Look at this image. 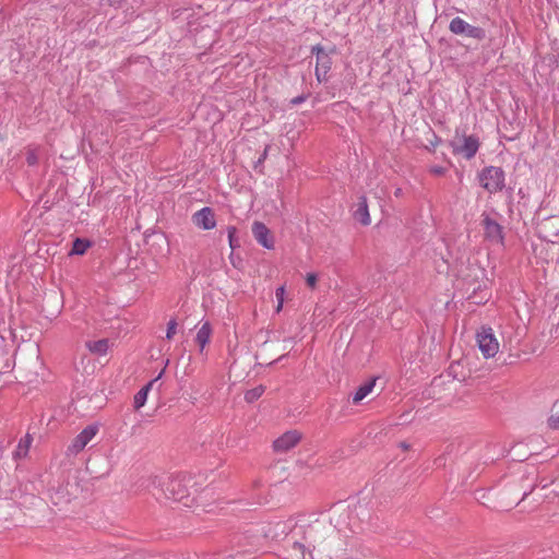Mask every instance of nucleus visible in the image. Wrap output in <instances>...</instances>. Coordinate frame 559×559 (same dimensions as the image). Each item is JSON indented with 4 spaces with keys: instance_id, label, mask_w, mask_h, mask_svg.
<instances>
[{
    "instance_id": "obj_14",
    "label": "nucleus",
    "mask_w": 559,
    "mask_h": 559,
    "mask_svg": "<svg viewBox=\"0 0 559 559\" xmlns=\"http://www.w3.org/2000/svg\"><path fill=\"white\" fill-rule=\"evenodd\" d=\"M312 52H316L317 56L316 72L322 71L323 73H328L332 66V61L329 55L319 45L312 48Z\"/></svg>"
},
{
    "instance_id": "obj_20",
    "label": "nucleus",
    "mask_w": 559,
    "mask_h": 559,
    "mask_svg": "<svg viewBox=\"0 0 559 559\" xmlns=\"http://www.w3.org/2000/svg\"><path fill=\"white\" fill-rule=\"evenodd\" d=\"M450 31L454 34L472 33V27L460 17H455L450 23Z\"/></svg>"
},
{
    "instance_id": "obj_23",
    "label": "nucleus",
    "mask_w": 559,
    "mask_h": 559,
    "mask_svg": "<svg viewBox=\"0 0 559 559\" xmlns=\"http://www.w3.org/2000/svg\"><path fill=\"white\" fill-rule=\"evenodd\" d=\"M264 391H265V388L263 385H261V384L255 386V388H253V389L248 390L245 393L246 402L253 403L259 397H261V395L264 393Z\"/></svg>"
},
{
    "instance_id": "obj_15",
    "label": "nucleus",
    "mask_w": 559,
    "mask_h": 559,
    "mask_svg": "<svg viewBox=\"0 0 559 559\" xmlns=\"http://www.w3.org/2000/svg\"><path fill=\"white\" fill-rule=\"evenodd\" d=\"M354 217L365 226L370 224V215L366 197L361 195L359 198L357 209L354 212Z\"/></svg>"
},
{
    "instance_id": "obj_28",
    "label": "nucleus",
    "mask_w": 559,
    "mask_h": 559,
    "mask_svg": "<svg viewBox=\"0 0 559 559\" xmlns=\"http://www.w3.org/2000/svg\"><path fill=\"white\" fill-rule=\"evenodd\" d=\"M309 96H310V93H302L301 95H299V96H296V97L292 98V99L289 100V104H290L292 106L300 105V104H302L304 102H306V100L309 98Z\"/></svg>"
},
{
    "instance_id": "obj_19",
    "label": "nucleus",
    "mask_w": 559,
    "mask_h": 559,
    "mask_svg": "<svg viewBox=\"0 0 559 559\" xmlns=\"http://www.w3.org/2000/svg\"><path fill=\"white\" fill-rule=\"evenodd\" d=\"M87 347H88L90 352L93 354L105 355L109 347L108 340L103 338V340H98V341H94V342H88Z\"/></svg>"
},
{
    "instance_id": "obj_37",
    "label": "nucleus",
    "mask_w": 559,
    "mask_h": 559,
    "mask_svg": "<svg viewBox=\"0 0 559 559\" xmlns=\"http://www.w3.org/2000/svg\"><path fill=\"white\" fill-rule=\"evenodd\" d=\"M403 194V190L401 188H396L395 191H394V195L396 198L401 197Z\"/></svg>"
},
{
    "instance_id": "obj_27",
    "label": "nucleus",
    "mask_w": 559,
    "mask_h": 559,
    "mask_svg": "<svg viewBox=\"0 0 559 559\" xmlns=\"http://www.w3.org/2000/svg\"><path fill=\"white\" fill-rule=\"evenodd\" d=\"M284 293H285V289L283 286L278 287L275 292V296H276V299H277V307H276V311L280 312L282 307H283V301H284Z\"/></svg>"
},
{
    "instance_id": "obj_22",
    "label": "nucleus",
    "mask_w": 559,
    "mask_h": 559,
    "mask_svg": "<svg viewBox=\"0 0 559 559\" xmlns=\"http://www.w3.org/2000/svg\"><path fill=\"white\" fill-rule=\"evenodd\" d=\"M91 242L83 238H75L72 248L70 251V254H76L82 255L86 252V250L90 248Z\"/></svg>"
},
{
    "instance_id": "obj_38",
    "label": "nucleus",
    "mask_w": 559,
    "mask_h": 559,
    "mask_svg": "<svg viewBox=\"0 0 559 559\" xmlns=\"http://www.w3.org/2000/svg\"><path fill=\"white\" fill-rule=\"evenodd\" d=\"M527 496V492L523 493L522 500H524Z\"/></svg>"
},
{
    "instance_id": "obj_7",
    "label": "nucleus",
    "mask_w": 559,
    "mask_h": 559,
    "mask_svg": "<svg viewBox=\"0 0 559 559\" xmlns=\"http://www.w3.org/2000/svg\"><path fill=\"white\" fill-rule=\"evenodd\" d=\"M280 7L281 3L277 0H261V4L258 7V10L260 11V15L264 21L269 12L277 11ZM267 21L273 26L277 24L281 25L280 27L275 28L276 32H288V29L285 27L287 26V23L282 19L269 15Z\"/></svg>"
},
{
    "instance_id": "obj_18",
    "label": "nucleus",
    "mask_w": 559,
    "mask_h": 559,
    "mask_svg": "<svg viewBox=\"0 0 559 559\" xmlns=\"http://www.w3.org/2000/svg\"><path fill=\"white\" fill-rule=\"evenodd\" d=\"M376 379H371L364 384H361L353 395V403L358 404L360 403L374 388Z\"/></svg>"
},
{
    "instance_id": "obj_4",
    "label": "nucleus",
    "mask_w": 559,
    "mask_h": 559,
    "mask_svg": "<svg viewBox=\"0 0 559 559\" xmlns=\"http://www.w3.org/2000/svg\"><path fill=\"white\" fill-rule=\"evenodd\" d=\"M450 146L455 155H462L465 159H472L480 146L479 138L475 134H463L462 142L451 141Z\"/></svg>"
},
{
    "instance_id": "obj_11",
    "label": "nucleus",
    "mask_w": 559,
    "mask_h": 559,
    "mask_svg": "<svg viewBox=\"0 0 559 559\" xmlns=\"http://www.w3.org/2000/svg\"><path fill=\"white\" fill-rule=\"evenodd\" d=\"M252 234L258 243H260L265 249L274 248V238L265 224L261 222H254L252 224Z\"/></svg>"
},
{
    "instance_id": "obj_26",
    "label": "nucleus",
    "mask_w": 559,
    "mask_h": 559,
    "mask_svg": "<svg viewBox=\"0 0 559 559\" xmlns=\"http://www.w3.org/2000/svg\"><path fill=\"white\" fill-rule=\"evenodd\" d=\"M26 163L28 166H35L38 163V155L35 150H28L26 153Z\"/></svg>"
},
{
    "instance_id": "obj_24",
    "label": "nucleus",
    "mask_w": 559,
    "mask_h": 559,
    "mask_svg": "<svg viewBox=\"0 0 559 559\" xmlns=\"http://www.w3.org/2000/svg\"><path fill=\"white\" fill-rule=\"evenodd\" d=\"M236 233L237 228L235 226L227 227L228 241L231 250L240 247V240L236 237Z\"/></svg>"
},
{
    "instance_id": "obj_30",
    "label": "nucleus",
    "mask_w": 559,
    "mask_h": 559,
    "mask_svg": "<svg viewBox=\"0 0 559 559\" xmlns=\"http://www.w3.org/2000/svg\"><path fill=\"white\" fill-rule=\"evenodd\" d=\"M548 426L551 429L558 430L559 429V415H551L548 420Z\"/></svg>"
},
{
    "instance_id": "obj_34",
    "label": "nucleus",
    "mask_w": 559,
    "mask_h": 559,
    "mask_svg": "<svg viewBox=\"0 0 559 559\" xmlns=\"http://www.w3.org/2000/svg\"><path fill=\"white\" fill-rule=\"evenodd\" d=\"M326 74L328 73H323L322 71L321 72H316L317 80L319 82L326 81Z\"/></svg>"
},
{
    "instance_id": "obj_5",
    "label": "nucleus",
    "mask_w": 559,
    "mask_h": 559,
    "mask_svg": "<svg viewBox=\"0 0 559 559\" xmlns=\"http://www.w3.org/2000/svg\"><path fill=\"white\" fill-rule=\"evenodd\" d=\"M476 341L485 358L493 357L498 353L499 343L491 328L481 326L480 331L476 334Z\"/></svg>"
},
{
    "instance_id": "obj_9",
    "label": "nucleus",
    "mask_w": 559,
    "mask_h": 559,
    "mask_svg": "<svg viewBox=\"0 0 559 559\" xmlns=\"http://www.w3.org/2000/svg\"><path fill=\"white\" fill-rule=\"evenodd\" d=\"M481 225L484 227L485 237L493 242L502 243L504 239L502 226L491 218L489 215H484Z\"/></svg>"
},
{
    "instance_id": "obj_2",
    "label": "nucleus",
    "mask_w": 559,
    "mask_h": 559,
    "mask_svg": "<svg viewBox=\"0 0 559 559\" xmlns=\"http://www.w3.org/2000/svg\"><path fill=\"white\" fill-rule=\"evenodd\" d=\"M192 478L187 475L167 476L157 479V487L163 497L173 501H182L190 496Z\"/></svg>"
},
{
    "instance_id": "obj_39",
    "label": "nucleus",
    "mask_w": 559,
    "mask_h": 559,
    "mask_svg": "<svg viewBox=\"0 0 559 559\" xmlns=\"http://www.w3.org/2000/svg\"><path fill=\"white\" fill-rule=\"evenodd\" d=\"M0 24H2V20H0ZM0 32H2V29L0 28Z\"/></svg>"
},
{
    "instance_id": "obj_21",
    "label": "nucleus",
    "mask_w": 559,
    "mask_h": 559,
    "mask_svg": "<svg viewBox=\"0 0 559 559\" xmlns=\"http://www.w3.org/2000/svg\"><path fill=\"white\" fill-rule=\"evenodd\" d=\"M32 443V437L26 435L23 439L20 440L17 448L14 452L15 459L25 457L28 453L29 447Z\"/></svg>"
},
{
    "instance_id": "obj_25",
    "label": "nucleus",
    "mask_w": 559,
    "mask_h": 559,
    "mask_svg": "<svg viewBox=\"0 0 559 559\" xmlns=\"http://www.w3.org/2000/svg\"><path fill=\"white\" fill-rule=\"evenodd\" d=\"M176 329H177L176 319L169 320V322L167 323V331H166L167 340H171L174 337V335L176 334Z\"/></svg>"
},
{
    "instance_id": "obj_33",
    "label": "nucleus",
    "mask_w": 559,
    "mask_h": 559,
    "mask_svg": "<svg viewBox=\"0 0 559 559\" xmlns=\"http://www.w3.org/2000/svg\"><path fill=\"white\" fill-rule=\"evenodd\" d=\"M459 366H460V364H459V362H455V364L453 362V364H451V365H450V367H449V371H448V372H449V374H450V376H453V378H456L455 369H456Z\"/></svg>"
},
{
    "instance_id": "obj_3",
    "label": "nucleus",
    "mask_w": 559,
    "mask_h": 559,
    "mask_svg": "<svg viewBox=\"0 0 559 559\" xmlns=\"http://www.w3.org/2000/svg\"><path fill=\"white\" fill-rule=\"evenodd\" d=\"M480 186L489 193H496L504 188V171L500 167L487 166L478 174Z\"/></svg>"
},
{
    "instance_id": "obj_10",
    "label": "nucleus",
    "mask_w": 559,
    "mask_h": 559,
    "mask_svg": "<svg viewBox=\"0 0 559 559\" xmlns=\"http://www.w3.org/2000/svg\"><path fill=\"white\" fill-rule=\"evenodd\" d=\"M192 222L204 230L213 229L216 226L215 213L213 209L205 206L192 215Z\"/></svg>"
},
{
    "instance_id": "obj_6",
    "label": "nucleus",
    "mask_w": 559,
    "mask_h": 559,
    "mask_svg": "<svg viewBox=\"0 0 559 559\" xmlns=\"http://www.w3.org/2000/svg\"><path fill=\"white\" fill-rule=\"evenodd\" d=\"M538 237L547 242H559V216H550L544 219L537 227Z\"/></svg>"
},
{
    "instance_id": "obj_29",
    "label": "nucleus",
    "mask_w": 559,
    "mask_h": 559,
    "mask_svg": "<svg viewBox=\"0 0 559 559\" xmlns=\"http://www.w3.org/2000/svg\"><path fill=\"white\" fill-rule=\"evenodd\" d=\"M317 282H318V276L316 273H308L306 275V283H307V286L310 287L311 289H314L316 286H317Z\"/></svg>"
},
{
    "instance_id": "obj_12",
    "label": "nucleus",
    "mask_w": 559,
    "mask_h": 559,
    "mask_svg": "<svg viewBox=\"0 0 559 559\" xmlns=\"http://www.w3.org/2000/svg\"><path fill=\"white\" fill-rule=\"evenodd\" d=\"M301 439V435L297 430H290L282 435L273 442L275 452H286L294 448Z\"/></svg>"
},
{
    "instance_id": "obj_17",
    "label": "nucleus",
    "mask_w": 559,
    "mask_h": 559,
    "mask_svg": "<svg viewBox=\"0 0 559 559\" xmlns=\"http://www.w3.org/2000/svg\"><path fill=\"white\" fill-rule=\"evenodd\" d=\"M162 373H163V371L159 373V376L156 379L152 380L146 385H144L140 391L136 392V394L134 395V400H133V406L135 409H140L142 406H144V404L147 400L148 391L153 386L154 382H156L158 380V378L162 376Z\"/></svg>"
},
{
    "instance_id": "obj_16",
    "label": "nucleus",
    "mask_w": 559,
    "mask_h": 559,
    "mask_svg": "<svg viewBox=\"0 0 559 559\" xmlns=\"http://www.w3.org/2000/svg\"><path fill=\"white\" fill-rule=\"evenodd\" d=\"M211 334H212V328H211L210 322H204L202 324V326L199 329L197 336H195V342L200 346V352H203L206 344H209Z\"/></svg>"
},
{
    "instance_id": "obj_13",
    "label": "nucleus",
    "mask_w": 559,
    "mask_h": 559,
    "mask_svg": "<svg viewBox=\"0 0 559 559\" xmlns=\"http://www.w3.org/2000/svg\"><path fill=\"white\" fill-rule=\"evenodd\" d=\"M91 9L97 11L102 14H109L111 13V10H127L128 9V1L127 0H92L90 3Z\"/></svg>"
},
{
    "instance_id": "obj_36",
    "label": "nucleus",
    "mask_w": 559,
    "mask_h": 559,
    "mask_svg": "<svg viewBox=\"0 0 559 559\" xmlns=\"http://www.w3.org/2000/svg\"><path fill=\"white\" fill-rule=\"evenodd\" d=\"M399 447L404 451L409 449V444L405 441L400 442Z\"/></svg>"
},
{
    "instance_id": "obj_8",
    "label": "nucleus",
    "mask_w": 559,
    "mask_h": 559,
    "mask_svg": "<svg viewBox=\"0 0 559 559\" xmlns=\"http://www.w3.org/2000/svg\"><path fill=\"white\" fill-rule=\"evenodd\" d=\"M98 431V427L95 425H88L85 427L73 440L72 443L68 447V452L72 454H78L81 452L86 444L95 437Z\"/></svg>"
},
{
    "instance_id": "obj_35",
    "label": "nucleus",
    "mask_w": 559,
    "mask_h": 559,
    "mask_svg": "<svg viewBox=\"0 0 559 559\" xmlns=\"http://www.w3.org/2000/svg\"><path fill=\"white\" fill-rule=\"evenodd\" d=\"M266 155H267V147H265L263 154L261 155V157L258 159L257 164H255V168L258 167V165L262 164L263 160L266 158Z\"/></svg>"
},
{
    "instance_id": "obj_31",
    "label": "nucleus",
    "mask_w": 559,
    "mask_h": 559,
    "mask_svg": "<svg viewBox=\"0 0 559 559\" xmlns=\"http://www.w3.org/2000/svg\"><path fill=\"white\" fill-rule=\"evenodd\" d=\"M432 140L429 141L430 146H426L427 150L433 151L435 147L441 142V138H439L436 133H432Z\"/></svg>"
},
{
    "instance_id": "obj_1",
    "label": "nucleus",
    "mask_w": 559,
    "mask_h": 559,
    "mask_svg": "<svg viewBox=\"0 0 559 559\" xmlns=\"http://www.w3.org/2000/svg\"><path fill=\"white\" fill-rule=\"evenodd\" d=\"M210 9V0H198L193 7L178 10L175 19L178 20L179 23L186 22L189 33L203 32V22L210 20L209 14L204 13V11Z\"/></svg>"
},
{
    "instance_id": "obj_32",
    "label": "nucleus",
    "mask_w": 559,
    "mask_h": 559,
    "mask_svg": "<svg viewBox=\"0 0 559 559\" xmlns=\"http://www.w3.org/2000/svg\"><path fill=\"white\" fill-rule=\"evenodd\" d=\"M431 173L441 176L445 173V169L441 166H435L431 168Z\"/></svg>"
}]
</instances>
